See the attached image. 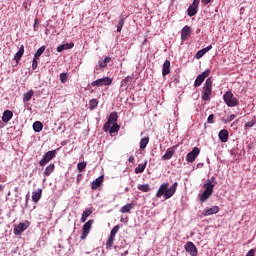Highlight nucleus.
<instances>
[{"instance_id":"obj_20","label":"nucleus","mask_w":256,"mask_h":256,"mask_svg":"<svg viewBox=\"0 0 256 256\" xmlns=\"http://www.w3.org/2000/svg\"><path fill=\"white\" fill-rule=\"evenodd\" d=\"M13 119V111L11 110H5L2 115V121L3 123H9Z\"/></svg>"},{"instance_id":"obj_23","label":"nucleus","mask_w":256,"mask_h":256,"mask_svg":"<svg viewBox=\"0 0 256 256\" xmlns=\"http://www.w3.org/2000/svg\"><path fill=\"white\" fill-rule=\"evenodd\" d=\"M55 171V164H49L44 172H43V176L44 177H49V175H51V173H53Z\"/></svg>"},{"instance_id":"obj_47","label":"nucleus","mask_w":256,"mask_h":256,"mask_svg":"<svg viewBox=\"0 0 256 256\" xmlns=\"http://www.w3.org/2000/svg\"><path fill=\"white\" fill-rule=\"evenodd\" d=\"M246 256H255V249H250V250L247 252Z\"/></svg>"},{"instance_id":"obj_26","label":"nucleus","mask_w":256,"mask_h":256,"mask_svg":"<svg viewBox=\"0 0 256 256\" xmlns=\"http://www.w3.org/2000/svg\"><path fill=\"white\" fill-rule=\"evenodd\" d=\"M137 189L142 191V193H149V191H151V186H149V184H139Z\"/></svg>"},{"instance_id":"obj_46","label":"nucleus","mask_w":256,"mask_h":256,"mask_svg":"<svg viewBox=\"0 0 256 256\" xmlns=\"http://www.w3.org/2000/svg\"><path fill=\"white\" fill-rule=\"evenodd\" d=\"M235 117L236 116L234 114H231L230 116L227 117L226 122L229 123V122L233 121V119H235Z\"/></svg>"},{"instance_id":"obj_25","label":"nucleus","mask_w":256,"mask_h":256,"mask_svg":"<svg viewBox=\"0 0 256 256\" xmlns=\"http://www.w3.org/2000/svg\"><path fill=\"white\" fill-rule=\"evenodd\" d=\"M33 129L35 133H41V131H43V123H41V121H35L33 123Z\"/></svg>"},{"instance_id":"obj_35","label":"nucleus","mask_w":256,"mask_h":256,"mask_svg":"<svg viewBox=\"0 0 256 256\" xmlns=\"http://www.w3.org/2000/svg\"><path fill=\"white\" fill-rule=\"evenodd\" d=\"M123 25H125V18L120 17L118 24H117V32L121 33L122 29H123Z\"/></svg>"},{"instance_id":"obj_43","label":"nucleus","mask_w":256,"mask_h":256,"mask_svg":"<svg viewBox=\"0 0 256 256\" xmlns=\"http://www.w3.org/2000/svg\"><path fill=\"white\" fill-rule=\"evenodd\" d=\"M38 60L39 58H33V61H32V69L33 71H35V69H37V65H38Z\"/></svg>"},{"instance_id":"obj_7","label":"nucleus","mask_w":256,"mask_h":256,"mask_svg":"<svg viewBox=\"0 0 256 256\" xmlns=\"http://www.w3.org/2000/svg\"><path fill=\"white\" fill-rule=\"evenodd\" d=\"M209 75H211L210 69H206L202 74L198 75L194 82V87H201V85L203 84V81H205V79H207Z\"/></svg>"},{"instance_id":"obj_3","label":"nucleus","mask_w":256,"mask_h":256,"mask_svg":"<svg viewBox=\"0 0 256 256\" xmlns=\"http://www.w3.org/2000/svg\"><path fill=\"white\" fill-rule=\"evenodd\" d=\"M212 87H213V81L211 80V78H208L202 89L201 97L203 101H209V99H211Z\"/></svg>"},{"instance_id":"obj_31","label":"nucleus","mask_w":256,"mask_h":256,"mask_svg":"<svg viewBox=\"0 0 256 256\" xmlns=\"http://www.w3.org/2000/svg\"><path fill=\"white\" fill-rule=\"evenodd\" d=\"M115 243V236H109L108 240L106 241V249H111L113 247V244Z\"/></svg>"},{"instance_id":"obj_16","label":"nucleus","mask_w":256,"mask_h":256,"mask_svg":"<svg viewBox=\"0 0 256 256\" xmlns=\"http://www.w3.org/2000/svg\"><path fill=\"white\" fill-rule=\"evenodd\" d=\"M43 195V189L38 188L37 190L32 192V201L33 203H39V200L41 199Z\"/></svg>"},{"instance_id":"obj_40","label":"nucleus","mask_w":256,"mask_h":256,"mask_svg":"<svg viewBox=\"0 0 256 256\" xmlns=\"http://www.w3.org/2000/svg\"><path fill=\"white\" fill-rule=\"evenodd\" d=\"M67 79H69V75L67 73H61L60 74L61 83H63V84L67 83Z\"/></svg>"},{"instance_id":"obj_30","label":"nucleus","mask_w":256,"mask_h":256,"mask_svg":"<svg viewBox=\"0 0 256 256\" xmlns=\"http://www.w3.org/2000/svg\"><path fill=\"white\" fill-rule=\"evenodd\" d=\"M119 129H121V126H119V124L117 123L112 124L109 130L110 135H113V133H119Z\"/></svg>"},{"instance_id":"obj_34","label":"nucleus","mask_w":256,"mask_h":256,"mask_svg":"<svg viewBox=\"0 0 256 256\" xmlns=\"http://www.w3.org/2000/svg\"><path fill=\"white\" fill-rule=\"evenodd\" d=\"M131 209H133V204H126L125 206H123L120 211L121 213H131Z\"/></svg>"},{"instance_id":"obj_4","label":"nucleus","mask_w":256,"mask_h":256,"mask_svg":"<svg viewBox=\"0 0 256 256\" xmlns=\"http://www.w3.org/2000/svg\"><path fill=\"white\" fill-rule=\"evenodd\" d=\"M55 157H57V150H51L46 152L39 162L40 167H45V165H47V163H49L50 161H53Z\"/></svg>"},{"instance_id":"obj_17","label":"nucleus","mask_w":256,"mask_h":256,"mask_svg":"<svg viewBox=\"0 0 256 256\" xmlns=\"http://www.w3.org/2000/svg\"><path fill=\"white\" fill-rule=\"evenodd\" d=\"M215 213H219V208L217 206H213L212 208H205L202 212L204 217H209V215H215Z\"/></svg>"},{"instance_id":"obj_28","label":"nucleus","mask_w":256,"mask_h":256,"mask_svg":"<svg viewBox=\"0 0 256 256\" xmlns=\"http://www.w3.org/2000/svg\"><path fill=\"white\" fill-rule=\"evenodd\" d=\"M118 119H119V115L117 114V112H111L108 118V121L112 122V124H115L117 123Z\"/></svg>"},{"instance_id":"obj_19","label":"nucleus","mask_w":256,"mask_h":256,"mask_svg":"<svg viewBox=\"0 0 256 256\" xmlns=\"http://www.w3.org/2000/svg\"><path fill=\"white\" fill-rule=\"evenodd\" d=\"M25 53V46L21 45L18 52L14 55L13 61H16V65L21 61V57Z\"/></svg>"},{"instance_id":"obj_10","label":"nucleus","mask_w":256,"mask_h":256,"mask_svg":"<svg viewBox=\"0 0 256 256\" xmlns=\"http://www.w3.org/2000/svg\"><path fill=\"white\" fill-rule=\"evenodd\" d=\"M184 249L186 253H189V255L191 256H197L199 253V250H197V246H195V244L191 241L187 242L184 245Z\"/></svg>"},{"instance_id":"obj_18","label":"nucleus","mask_w":256,"mask_h":256,"mask_svg":"<svg viewBox=\"0 0 256 256\" xmlns=\"http://www.w3.org/2000/svg\"><path fill=\"white\" fill-rule=\"evenodd\" d=\"M169 73H171V61L165 60L163 64L162 75L163 77H167Z\"/></svg>"},{"instance_id":"obj_52","label":"nucleus","mask_w":256,"mask_h":256,"mask_svg":"<svg viewBox=\"0 0 256 256\" xmlns=\"http://www.w3.org/2000/svg\"><path fill=\"white\" fill-rule=\"evenodd\" d=\"M203 5H209L211 3V0H202Z\"/></svg>"},{"instance_id":"obj_49","label":"nucleus","mask_w":256,"mask_h":256,"mask_svg":"<svg viewBox=\"0 0 256 256\" xmlns=\"http://www.w3.org/2000/svg\"><path fill=\"white\" fill-rule=\"evenodd\" d=\"M103 61L105 62L106 65H108V63H111V57L107 56L104 58Z\"/></svg>"},{"instance_id":"obj_53","label":"nucleus","mask_w":256,"mask_h":256,"mask_svg":"<svg viewBox=\"0 0 256 256\" xmlns=\"http://www.w3.org/2000/svg\"><path fill=\"white\" fill-rule=\"evenodd\" d=\"M81 177H82V175L78 174V176H77V183H79L81 181Z\"/></svg>"},{"instance_id":"obj_38","label":"nucleus","mask_w":256,"mask_h":256,"mask_svg":"<svg viewBox=\"0 0 256 256\" xmlns=\"http://www.w3.org/2000/svg\"><path fill=\"white\" fill-rule=\"evenodd\" d=\"M131 81H133V77L127 76L125 79L122 80L121 87H127V85H129V83H131Z\"/></svg>"},{"instance_id":"obj_39","label":"nucleus","mask_w":256,"mask_h":256,"mask_svg":"<svg viewBox=\"0 0 256 256\" xmlns=\"http://www.w3.org/2000/svg\"><path fill=\"white\" fill-rule=\"evenodd\" d=\"M119 229H121V226H119V225L114 226L110 232V235L112 237H115V235H117V233H119Z\"/></svg>"},{"instance_id":"obj_41","label":"nucleus","mask_w":256,"mask_h":256,"mask_svg":"<svg viewBox=\"0 0 256 256\" xmlns=\"http://www.w3.org/2000/svg\"><path fill=\"white\" fill-rule=\"evenodd\" d=\"M111 125H113V123L107 120V122L103 126V131H105V133H107V131H110L112 127Z\"/></svg>"},{"instance_id":"obj_54","label":"nucleus","mask_w":256,"mask_h":256,"mask_svg":"<svg viewBox=\"0 0 256 256\" xmlns=\"http://www.w3.org/2000/svg\"><path fill=\"white\" fill-rule=\"evenodd\" d=\"M4 189H5V186H3V184H0V192L4 191Z\"/></svg>"},{"instance_id":"obj_55","label":"nucleus","mask_w":256,"mask_h":256,"mask_svg":"<svg viewBox=\"0 0 256 256\" xmlns=\"http://www.w3.org/2000/svg\"><path fill=\"white\" fill-rule=\"evenodd\" d=\"M174 83H179V78H175Z\"/></svg>"},{"instance_id":"obj_29","label":"nucleus","mask_w":256,"mask_h":256,"mask_svg":"<svg viewBox=\"0 0 256 256\" xmlns=\"http://www.w3.org/2000/svg\"><path fill=\"white\" fill-rule=\"evenodd\" d=\"M34 94L35 92H33V90H29L27 93H25L23 97L24 103H28V101H31V97H33Z\"/></svg>"},{"instance_id":"obj_32","label":"nucleus","mask_w":256,"mask_h":256,"mask_svg":"<svg viewBox=\"0 0 256 256\" xmlns=\"http://www.w3.org/2000/svg\"><path fill=\"white\" fill-rule=\"evenodd\" d=\"M149 145V136L144 137L140 140V149H145Z\"/></svg>"},{"instance_id":"obj_13","label":"nucleus","mask_w":256,"mask_h":256,"mask_svg":"<svg viewBox=\"0 0 256 256\" xmlns=\"http://www.w3.org/2000/svg\"><path fill=\"white\" fill-rule=\"evenodd\" d=\"M28 228H29V224L20 223L19 225L14 227V235H22L23 231H27Z\"/></svg>"},{"instance_id":"obj_2","label":"nucleus","mask_w":256,"mask_h":256,"mask_svg":"<svg viewBox=\"0 0 256 256\" xmlns=\"http://www.w3.org/2000/svg\"><path fill=\"white\" fill-rule=\"evenodd\" d=\"M215 177H212L210 180H208V182L206 184L203 185V193L199 194V200L201 201V203H205V201H207V199H209V197H211L213 195V189L215 188Z\"/></svg>"},{"instance_id":"obj_5","label":"nucleus","mask_w":256,"mask_h":256,"mask_svg":"<svg viewBox=\"0 0 256 256\" xmlns=\"http://www.w3.org/2000/svg\"><path fill=\"white\" fill-rule=\"evenodd\" d=\"M225 103L227 107H237L239 105V99L231 91H227L225 93Z\"/></svg>"},{"instance_id":"obj_22","label":"nucleus","mask_w":256,"mask_h":256,"mask_svg":"<svg viewBox=\"0 0 256 256\" xmlns=\"http://www.w3.org/2000/svg\"><path fill=\"white\" fill-rule=\"evenodd\" d=\"M212 49H213V46H212V45H209V46H207L206 48L199 50V51L195 54V57H196L197 59H201V57H203V55H205V53H209V51H211Z\"/></svg>"},{"instance_id":"obj_27","label":"nucleus","mask_w":256,"mask_h":256,"mask_svg":"<svg viewBox=\"0 0 256 256\" xmlns=\"http://www.w3.org/2000/svg\"><path fill=\"white\" fill-rule=\"evenodd\" d=\"M99 105V100L93 98L89 101V109L90 111H93L97 109V106Z\"/></svg>"},{"instance_id":"obj_48","label":"nucleus","mask_w":256,"mask_h":256,"mask_svg":"<svg viewBox=\"0 0 256 256\" xmlns=\"http://www.w3.org/2000/svg\"><path fill=\"white\" fill-rule=\"evenodd\" d=\"M99 67H100L101 69H105V67H107V64L104 62V60L101 61V62H99Z\"/></svg>"},{"instance_id":"obj_56","label":"nucleus","mask_w":256,"mask_h":256,"mask_svg":"<svg viewBox=\"0 0 256 256\" xmlns=\"http://www.w3.org/2000/svg\"><path fill=\"white\" fill-rule=\"evenodd\" d=\"M29 200V198H28V196H26V201H28Z\"/></svg>"},{"instance_id":"obj_24","label":"nucleus","mask_w":256,"mask_h":256,"mask_svg":"<svg viewBox=\"0 0 256 256\" xmlns=\"http://www.w3.org/2000/svg\"><path fill=\"white\" fill-rule=\"evenodd\" d=\"M93 213V210H91V208H86L81 216V222L85 223V221H87V217H90V215Z\"/></svg>"},{"instance_id":"obj_42","label":"nucleus","mask_w":256,"mask_h":256,"mask_svg":"<svg viewBox=\"0 0 256 256\" xmlns=\"http://www.w3.org/2000/svg\"><path fill=\"white\" fill-rule=\"evenodd\" d=\"M218 137L222 143H225V129L219 132Z\"/></svg>"},{"instance_id":"obj_9","label":"nucleus","mask_w":256,"mask_h":256,"mask_svg":"<svg viewBox=\"0 0 256 256\" xmlns=\"http://www.w3.org/2000/svg\"><path fill=\"white\" fill-rule=\"evenodd\" d=\"M93 223H95L94 220H88L82 228V235L80 236V239H87V235H89L91 231V227H93Z\"/></svg>"},{"instance_id":"obj_21","label":"nucleus","mask_w":256,"mask_h":256,"mask_svg":"<svg viewBox=\"0 0 256 256\" xmlns=\"http://www.w3.org/2000/svg\"><path fill=\"white\" fill-rule=\"evenodd\" d=\"M75 47V43H65L57 47V52L61 53L62 51H66L67 49H73Z\"/></svg>"},{"instance_id":"obj_8","label":"nucleus","mask_w":256,"mask_h":256,"mask_svg":"<svg viewBox=\"0 0 256 256\" xmlns=\"http://www.w3.org/2000/svg\"><path fill=\"white\" fill-rule=\"evenodd\" d=\"M198 11H199V0H193L192 5H190L187 9V15L188 17H195Z\"/></svg>"},{"instance_id":"obj_45","label":"nucleus","mask_w":256,"mask_h":256,"mask_svg":"<svg viewBox=\"0 0 256 256\" xmlns=\"http://www.w3.org/2000/svg\"><path fill=\"white\" fill-rule=\"evenodd\" d=\"M255 125V121L252 120V121H248L246 124H245V127H253Z\"/></svg>"},{"instance_id":"obj_51","label":"nucleus","mask_w":256,"mask_h":256,"mask_svg":"<svg viewBox=\"0 0 256 256\" xmlns=\"http://www.w3.org/2000/svg\"><path fill=\"white\" fill-rule=\"evenodd\" d=\"M229 139V132L225 130V142H227Z\"/></svg>"},{"instance_id":"obj_15","label":"nucleus","mask_w":256,"mask_h":256,"mask_svg":"<svg viewBox=\"0 0 256 256\" xmlns=\"http://www.w3.org/2000/svg\"><path fill=\"white\" fill-rule=\"evenodd\" d=\"M104 176H99L91 183V190L95 191L96 189H99L100 185H103Z\"/></svg>"},{"instance_id":"obj_50","label":"nucleus","mask_w":256,"mask_h":256,"mask_svg":"<svg viewBox=\"0 0 256 256\" xmlns=\"http://www.w3.org/2000/svg\"><path fill=\"white\" fill-rule=\"evenodd\" d=\"M128 161H129V163H135V156L131 155V156L128 158Z\"/></svg>"},{"instance_id":"obj_57","label":"nucleus","mask_w":256,"mask_h":256,"mask_svg":"<svg viewBox=\"0 0 256 256\" xmlns=\"http://www.w3.org/2000/svg\"><path fill=\"white\" fill-rule=\"evenodd\" d=\"M223 99H225V95H223Z\"/></svg>"},{"instance_id":"obj_44","label":"nucleus","mask_w":256,"mask_h":256,"mask_svg":"<svg viewBox=\"0 0 256 256\" xmlns=\"http://www.w3.org/2000/svg\"><path fill=\"white\" fill-rule=\"evenodd\" d=\"M213 119H215V115L210 114V115L208 116L207 123H214V120H213Z\"/></svg>"},{"instance_id":"obj_11","label":"nucleus","mask_w":256,"mask_h":256,"mask_svg":"<svg viewBox=\"0 0 256 256\" xmlns=\"http://www.w3.org/2000/svg\"><path fill=\"white\" fill-rule=\"evenodd\" d=\"M199 153H201V150L198 147H194L186 156L187 163H193L199 157Z\"/></svg>"},{"instance_id":"obj_1","label":"nucleus","mask_w":256,"mask_h":256,"mask_svg":"<svg viewBox=\"0 0 256 256\" xmlns=\"http://www.w3.org/2000/svg\"><path fill=\"white\" fill-rule=\"evenodd\" d=\"M178 185H179V183L174 182L172 184V186L169 188V183L164 182L159 187V189L156 193V197H158V198L164 197V199H171V197H173L175 195Z\"/></svg>"},{"instance_id":"obj_33","label":"nucleus","mask_w":256,"mask_h":256,"mask_svg":"<svg viewBox=\"0 0 256 256\" xmlns=\"http://www.w3.org/2000/svg\"><path fill=\"white\" fill-rule=\"evenodd\" d=\"M145 167H147V161L144 162V164H139V165L135 168V173H136V174L143 173V171H145Z\"/></svg>"},{"instance_id":"obj_12","label":"nucleus","mask_w":256,"mask_h":256,"mask_svg":"<svg viewBox=\"0 0 256 256\" xmlns=\"http://www.w3.org/2000/svg\"><path fill=\"white\" fill-rule=\"evenodd\" d=\"M192 28L191 26H184L181 30V40L182 41H187L189 39V37L191 36L192 33Z\"/></svg>"},{"instance_id":"obj_37","label":"nucleus","mask_w":256,"mask_h":256,"mask_svg":"<svg viewBox=\"0 0 256 256\" xmlns=\"http://www.w3.org/2000/svg\"><path fill=\"white\" fill-rule=\"evenodd\" d=\"M45 53V46H41L35 53L34 58L39 59Z\"/></svg>"},{"instance_id":"obj_6","label":"nucleus","mask_w":256,"mask_h":256,"mask_svg":"<svg viewBox=\"0 0 256 256\" xmlns=\"http://www.w3.org/2000/svg\"><path fill=\"white\" fill-rule=\"evenodd\" d=\"M113 83V79L109 76L107 77H104V78H100V79H97L93 82H91V86L92 87H107L109 85H112Z\"/></svg>"},{"instance_id":"obj_36","label":"nucleus","mask_w":256,"mask_h":256,"mask_svg":"<svg viewBox=\"0 0 256 256\" xmlns=\"http://www.w3.org/2000/svg\"><path fill=\"white\" fill-rule=\"evenodd\" d=\"M77 169H78L79 173H83V171H85V169H87V162H79L77 164Z\"/></svg>"},{"instance_id":"obj_14","label":"nucleus","mask_w":256,"mask_h":256,"mask_svg":"<svg viewBox=\"0 0 256 256\" xmlns=\"http://www.w3.org/2000/svg\"><path fill=\"white\" fill-rule=\"evenodd\" d=\"M175 149H177V146L168 148L166 153L162 156L163 161H169V159H172L175 155Z\"/></svg>"}]
</instances>
